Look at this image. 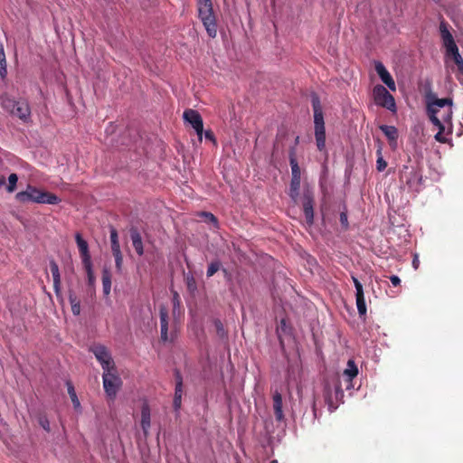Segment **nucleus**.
Instances as JSON below:
<instances>
[{
  "label": "nucleus",
  "instance_id": "nucleus-38",
  "mask_svg": "<svg viewBox=\"0 0 463 463\" xmlns=\"http://www.w3.org/2000/svg\"><path fill=\"white\" fill-rule=\"evenodd\" d=\"M114 258H115V265H116V269L118 272L121 271L122 269V264H123V256H122V253L121 252H117L115 254H113Z\"/></svg>",
  "mask_w": 463,
  "mask_h": 463
},
{
  "label": "nucleus",
  "instance_id": "nucleus-50",
  "mask_svg": "<svg viewBox=\"0 0 463 463\" xmlns=\"http://www.w3.org/2000/svg\"><path fill=\"white\" fill-rule=\"evenodd\" d=\"M315 406H316V403L315 402H313V410L315 411Z\"/></svg>",
  "mask_w": 463,
  "mask_h": 463
},
{
  "label": "nucleus",
  "instance_id": "nucleus-12",
  "mask_svg": "<svg viewBox=\"0 0 463 463\" xmlns=\"http://www.w3.org/2000/svg\"><path fill=\"white\" fill-rule=\"evenodd\" d=\"M374 69L377 72L378 76L380 77L381 80L392 91L396 90L395 82L390 74V72L387 71L385 66L381 61H375L374 62Z\"/></svg>",
  "mask_w": 463,
  "mask_h": 463
},
{
  "label": "nucleus",
  "instance_id": "nucleus-25",
  "mask_svg": "<svg viewBox=\"0 0 463 463\" xmlns=\"http://www.w3.org/2000/svg\"><path fill=\"white\" fill-rule=\"evenodd\" d=\"M358 373L357 366L353 360L347 362V366L344 370V375L347 377L349 381L353 380Z\"/></svg>",
  "mask_w": 463,
  "mask_h": 463
},
{
  "label": "nucleus",
  "instance_id": "nucleus-16",
  "mask_svg": "<svg viewBox=\"0 0 463 463\" xmlns=\"http://www.w3.org/2000/svg\"><path fill=\"white\" fill-rule=\"evenodd\" d=\"M380 129L383 132V134L388 138L392 148H393V149L396 148L397 138H398L397 128L394 126L381 125Z\"/></svg>",
  "mask_w": 463,
  "mask_h": 463
},
{
  "label": "nucleus",
  "instance_id": "nucleus-35",
  "mask_svg": "<svg viewBox=\"0 0 463 463\" xmlns=\"http://www.w3.org/2000/svg\"><path fill=\"white\" fill-rule=\"evenodd\" d=\"M83 266L87 272L89 284H90V286L93 287L94 283H95V276H94V273L92 270V263L91 262L86 263V264H83Z\"/></svg>",
  "mask_w": 463,
  "mask_h": 463
},
{
  "label": "nucleus",
  "instance_id": "nucleus-37",
  "mask_svg": "<svg viewBox=\"0 0 463 463\" xmlns=\"http://www.w3.org/2000/svg\"><path fill=\"white\" fill-rule=\"evenodd\" d=\"M213 324H214V327H215L216 333L219 335V337L222 338V339L225 338L226 331L223 327L222 323L219 319H216V320H214Z\"/></svg>",
  "mask_w": 463,
  "mask_h": 463
},
{
  "label": "nucleus",
  "instance_id": "nucleus-28",
  "mask_svg": "<svg viewBox=\"0 0 463 463\" xmlns=\"http://www.w3.org/2000/svg\"><path fill=\"white\" fill-rule=\"evenodd\" d=\"M356 298V307L360 317L365 316L366 314V305L364 293L355 294Z\"/></svg>",
  "mask_w": 463,
  "mask_h": 463
},
{
  "label": "nucleus",
  "instance_id": "nucleus-20",
  "mask_svg": "<svg viewBox=\"0 0 463 463\" xmlns=\"http://www.w3.org/2000/svg\"><path fill=\"white\" fill-rule=\"evenodd\" d=\"M141 428L144 435H148V430L150 428V409L147 404H144L141 410Z\"/></svg>",
  "mask_w": 463,
  "mask_h": 463
},
{
  "label": "nucleus",
  "instance_id": "nucleus-2",
  "mask_svg": "<svg viewBox=\"0 0 463 463\" xmlns=\"http://www.w3.org/2000/svg\"><path fill=\"white\" fill-rule=\"evenodd\" d=\"M15 199L19 203H34L46 204H58L61 200L54 194L41 190L36 186L28 184L24 191L18 192Z\"/></svg>",
  "mask_w": 463,
  "mask_h": 463
},
{
  "label": "nucleus",
  "instance_id": "nucleus-49",
  "mask_svg": "<svg viewBox=\"0 0 463 463\" xmlns=\"http://www.w3.org/2000/svg\"><path fill=\"white\" fill-rule=\"evenodd\" d=\"M5 178L4 176H2V177L0 178V187H1L2 185H4V184H5Z\"/></svg>",
  "mask_w": 463,
  "mask_h": 463
},
{
  "label": "nucleus",
  "instance_id": "nucleus-41",
  "mask_svg": "<svg viewBox=\"0 0 463 463\" xmlns=\"http://www.w3.org/2000/svg\"><path fill=\"white\" fill-rule=\"evenodd\" d=\"M202 215L204 216L207 221H209V222H213V224L217 225V219H216V217L213 213L203 212V213H202Z\"/></svg>",
  "mask_w": 463,
  "mask_h": 463
},
{
  "label": "nucleus",
  "instance_id": "nucleus-3",
  "mask_svg": "<svg viewBox=\"0 0 463 463\" xmlns=\"http://www.w3.org/2000/svg\"><path fill=\"white\" fill-rule=\"evenodd\" d=\"M2 108L14 117L18 118L24 123L31 121V108L27 100L11 99L8 97L2 99Z\"/></svg>",
  "mask_w": 463,
  "mask_h": 463
},
{
  "label": "nucleus",
  "instance_id": "nucleus-9",
  "mask_svg": "<svg viewBox=\"0 0 463 463\" xmlns=\"http://www.w3.org/2000/svg\"><path fill=\"white\" fill-rule=\"evenodd\" d=\"M183 118L184 121L188 122L193 127L198 136L199 140L202 141L203 134V122L198 111L188 109L184 110Z\"/></svg>",
  "mask_w": 463,
  "mask_h": 463
},
{
  "label": "nucleus",
  "instance_id": "nucleus-44",
  "mask_svg": "<svg viewBox=\"0 0 463 463\" xmlns=\"http://www.w3.org/2000/svg\"><path fill=\"white\" fill-rule=\"evenodd\" d=\"M69 301H70V304L72 305V304H77L80 302V300L78 299L76 294L72 291H70L69 293Z\"/></svg>",
  "mask_w": 463,
  "mask_h": 463
},
{
  "label": "nucleus",
  "instance_id": "nucleus-26",
  "mask_svg": "<svg viewBox=\"0 0 463 463\" xmlns=\"http://www.w3.org/2000/svg\"><path fill=\"white\" fill-rule=\"evenodd\" d=\"M447 55L451 56L453 58V61L456 63L458 70L461 74H463V58L459 53L458 48L447 53Z\"/></svg>",
  "mask_w": 463,
  "mask_h": 463
},
{
  "label": "nucleus",
  "instance_id": "nucleus-13",
  "mask_svg": "<svg viewBox=\"0 0 463 463\" xmlns=\"http://www.w3.org/2000/svg\"><path fill=\"white\" fill-rule=\"evenodd\" d=\"M160 316V335L161 339L164 342L172 341L173 335H168V310L165 306H161L159 308Z\"/></svg>",
  "mask_w": 463,
  "mask_h": 463
},
{
  "label": "nucleus",
  "instance_id": "nucleus-29",
  "mask_svg": "<svg viewBox=\"0 0 463 463\" xmlns=\"http://www.w3.org/2000/svg\"><path fill=\"white\" fill-rule=\"evenodd\" d=\"M7 75V69H6V59H5V53L4 51L3 44L0 43V76L1 78H5Z\"/></svg>",
  "mask_w": 463,
  "mask_h": 463
},
{
  "label": "nucleus",
  "instance_id": "nucleus-46",
  "mask_svg": "<svg viewBox=\"0 0 463 463\" xmlns=\"http://www.w3.org/2000/svg\"><path fill=\"white\" fill-rule=\"evenodd\" d=\"M390 280H391L392 284L394 287L399 286V285H400V283H401V279H400V278H399L398 276H396V275H392V276L390 277Z\"/></svg>",
  "mask_w": 463,
  "mask_h": 463
},
{
  "label": "nucleus",
  "instance_id": "nucleus-19",
  "mask_svg": "<svg viewBox=\"0 0 463 463\" xmlns=\"http://www.w3.org/2000/svg\"><path fill=\"white\" fill-rule=\"evenodd\" d=\"M273 409L276 420L280 421L284 419L282 411V396L279 392H275L273 394Z\"/></svg>",
  "mask_w": 463,
  "mask_h": 463
},
{
  "label": "nucleus",
  "instance_id": "nucleus-6",
  "mask_svg": "<svg viewBox=\"0 0 463 463\" xmlns=\"http://www.w3.org/2000/svg\"><path fill=\"white\" fill-rule=\"evenodd\" d=\"M374 101L377 105L391 111L396 109L395 100L392 94L382 85H376L373 90Z\"/></svg>",
  "mask_w": 463,
  "mask_h": 463
},
{
  "label": "nucleus",
  "instance_id": "nucleus-5",
  "mask_svg": "<svg viewBox=\"0 0 463 463\" xmlns=\"http://www.w3.org/2000/svg\"><path fill=\"white\" fill-rule=\"evenodd\" d=\"M103 387L107 395L115 398L118 389L122 384L120 377L117 373L116 367L114 370L104 371L102 374Z\"/></svg>",
  "mask_w": 463,
  "mask_h": 463
},
{
  "label": "nucleus",
  "instance_id": "nucleus-43",
  "mask_svg": "<svg viewBox=\"0 0 463 463\" xmlns=\"http://www.w3.org/2000/svg\"><path fill=\"white\" fill-rule=\"evenodd\" d=\"M71 306V312L74 316H79L80 314V302L77 304H72Z\"/></svg>",
  "mask_w": 463,
  "mask_h": 463
},
{
  "label": "nucleus",
  "instance_id": "nucleus-11",
  "mask_svg": "<svg viewBox=\"0 0 463 463\" xmlns=\"http://www.w3.org/2000/svg\"><path fill=\"white\" fill-rule=\"evenodd\" d=\"M439 32L442 40V44L446 49V54L458 49L453 35L448 29V25L445 22H441L439 24Z\"/></svg>",
  "mask_w": 463,
  "mask_h": 463
},
{
  "label": "nucleus",
  "instance_id": "nucleus-30",
  "mask_svg": "<svg viewBox=\"0 0 463 463\" xmlns=\"http://www.w3.org/2000/svg\"><path fill=\"white\" fill-rule=\"evenodd\" d=\"M67 388H68V393L71 399L74 408L76 410L80 409V402L77 397V394H76L73 385L70 382H67Z\"/></svg>",
  "mask_w": 463,
  "mask_h": 463
},
{
  "label": "nucleus",
  "instance_id": "nucleus-18",
  "mask_svg": "<svg viewBox=\"0 0 463 463\" xmlns=\"http://www.w3.org/2000/svg\"><path fill=\"white\" fill-rule=\"evenodd\" d=\"M315 137L317 146L319 151L324 150L326 146V129L325 124L315 126Z\"/></svg>",
  "mask_w": 463,
  "mask_h": 463
},
{
  "label": "nucleus",
  "instance_id": "nucleus-7",
  "mask_svg": "<svg viewBox=\"0 0 463 463\" xmlns=\"http://www.w3.org/2000/svg\"><path fill=\"white\" fill-rule=\"evenodd\" d=\"M90 351L95 355L96 359L99 362L103 372L109 370H114L115 363L111 357L108 348L104 345H98L90 347Z\"/></svg>",
  "mask_w": 463,
  "mask_h": 463
},
{
  "label": "nucleus",
  "instance_id": "nucleus-8",
  "mask_svg": "<svg viewBox=\"0 0 463 463\" xmlns=\"http://www.w3.org/2000/svg\"><path fill=\"white\" fill-rule=\"evenodd\" d=\"M303 213L307 226H312L314 223V194L311 189L305 188L303 192Z\"/></svg>",
  "mask_w": 463,
  "mask_h": 463
},
{
  "label": "nucleus",
  "instance_id": "nucleus-15",
  "mask_svg": "<svg viewBox=\"0 0 463 463\" xmlns=\"http://www.w3.org/2000/svg\"><path fill=\"white\" fill-rule=\"evenodd\" d=\"M312 107L314 111V124L317 125H323L324 122V116L322 111V107L320 103V99L317 94L312 95Z\"/></svg>",
  "mask_w": 463,
  "mask_h": 463
},
{
  "label": "nucleus",
  "instance_id": "nucleus-17",
  "mask_svg": "<svg viewBox=\"0 0 463 463\" xmlns=\"http://www.w3.org/2000/svg\"><path fill=\"white\" fill-rule=\"evenodd\" d=\"M130 238L136 252L142 256L144 254L143 241L139 232L136 228L130 230Z\"/></svg>",
  "mask_w": 463,
  "mask_h": 463
},
{
  "label": "nucleus",
  "instance_id": "nucleus-45",
  "mask_svg": "<svg viewBox=\"0 0 463 463\" xmlns=\"http://www.w3.org/2000/svg\"><path fill=\"white\" fill-rule=\"evenodd\" d=\"M40 425L47 431L50 430V423L46 418H42L40 420Z\"/></svg>",
  "mask_w": 463,
  "mask_h": 463
},
{
  "label": "nucleus",
  "instance_id": "nucleus-36",
  "mask_svg": "<svg viewBox=\"0 0 463 463\" xmlns=\"http://www.w3.org/2000/svg\"><path fill=\"white\" fill-rule=\"evenodd\" d=\"M221 268V262L216 260V261H213L209 266H208V269H207V272H206V275L208 278L213 276Z\"/></svg>",
  "mask_w": 463,
  "mask_h": 463
},
{
  "label": "nucleus",
  "instance_id": "nucleus-48",
  "mask_svg": "<svg viewBox=\"0 0 463 463\" xmlns=\"http://www.w3.org/2000/svg\"><path fill=\"white\" fill-rule=\"evenodd\" d=\"M419 264H420V260H419V259H418V256H417V255H415V257H414V259H413V260H412V266H413V268H414L415 269H418V267H419Z\"/></svg>",
  "mask_w": 463,
  "mask_h": 463
},
{
  "label": "nucleus",
  "instance_id": "nucleus-10",
  "mask_svg": "<svg viewBox=\"0 0 463 463\" xmlns=\"http://www.w3.org/2000/svg\"><path fill=\"white\" fill-rule=\"evenodd\" d=\"M343 397V390L338 383L334 386V394L329 383L325 385V400L329 410L334 411L337 408L338 401Z\"/></svg>",
  "mask_w": 463,
  "mask_h": 463
},
{
  "label": "nucleus",
  "instance_id": "nucleus-27",
  "mask_svg": "<svg viewBox=\"0 0 463 463\" xmlns=\"http://www.w3.org/2000/svg\"><path fill=\"white\" fill-rule=\"evenodd\" d=\"M439 129L438 133L435 135V139L439 143H446L447 137H445L444 133L448 129L449 132H450L452 127H448L447 125L443 124L439 126H436Z\"/></svg>",
  "mask_w": 463,
  "mask_h": 463
},
{
  "label": "nucleus",
  "instance_id": "nucleus-23",
  "mask_svg": "<svg viewBox=\"0 0 463 463\" xmlns=\"http://www.w3.org/2000/svg\"><path fill=\"white\" fill-rule=\"evenodd\" d=\"M102 287L105 296H109L111 289V273L108 269L102 271Z\"/></svg>",
  "mask_w": 463,
  "mask_h": 463
},
{
  "label": "nucleus",
  "instance_id": "nucleus-34",
  "mask_svg": "<svg viewBox=\"0 0 463 463\" xmlns=\"http://www.w3.org/2000/svg\"><path fill=\"white\" fill-rule=\"evenodd\" d=\"M377 156H378V157L376 160V169L379 172H383L386 168L387 163L382 156V148L381 147L378 148V150H377Z\"/></svg>",
  "mask_w": 463,
  "mask_h": 463
},
{
  "label": "nucleus",
  "instance_id": "nucleus-31",
  "mask_svg": "<svg viewBox=\"0 0 463 463\" xmlns=\"http://www.w3.org/2000/svg\"><path fill=\"white\" fill-rule=\"evenodd\" d=\"M181 397H182V381L181 379L176 383L174 405L175 409H178L181 405Z\"/></svg>",
  "mask_w": 463,
  "mask_h": 463
},
{
  "label": "nucleus",
  "instance_id": "nucleus-4",
  "mask_svg": "<svg viewBox=\"0 0 463 463\" xmlns=\"http://www.w3.org/2000/svg\"><path fill=\"white\" fill-rule=\"evenodd\" d=\"M198 15L208 35L214 38L217 34V24L213 10L212 0H197Z\"/></svg>",
  "mask_w": 463,
  "mask_h": 463
},
{
  "label": "nucleus",
  "instance_id": "nucleus-32",
  "mask_svg": "<svg viewBox=\"0 0 463 463\" xmlns=\"http://www.w3.org/2000/svg\"><path fill=\"white\" fill-rule=\"evenodd\" d=\"M17 182H18V175L14 173L11 174L8 176V184L6 186V191L10 194L14 193L16 189Z\"/></svg>",
  "mask_w": 463,
  "mask_h": 463
},
{
  "label": "nucleus",
  "instance_id": "nucleus-39",
  "mask_svg": "<svg viewBox=\"0 0 463 463\" xmlns=\"http://www.w3.org/2000/svg\"><path fill=\"white\" fill-rule=\"evenodd\" d=\"M173 314L174 317H175L180 307L179 295L176 292H175L173 296Z\"/></svg>",
  "mask_w": 463,
  "mask_h": 463
},
{
  "label": "nucleus",
  "instance_id": "nucleus-14",
  "mask_svg": "<svg viewBox=\"0 0 463 463\" xmlns=\"http://www.w3.org/2000/svg\"><path fill=\"white\" fill-rule=\"evenodd\" d=\"M75 240L80 253L82 263L86 264L91 262L88 242L81 237L80 233L75 235Z\"/></svg>",
  "mask_w": 463,
  "mask_h": 463
},
{
  "label": "nucleus",
  "instance_id": "nucleus-42",
  "mask_svg": "<svg viewBox=\"0 0 463 463\" xmlns=\"http://www.w3.org/2000/svg\"><path fill=\"white\" fill-rule=\"evenodd\" d=\"M340 222H341V224H342L345 228H347V227H348V220H347V214H346V213L342 212V213H340Z\"/></svg>",
  "mask_w": 463,
  "mask_h": 463
},
{
  "label": "nucleus",
  "instance_id": "nucleus-22",
  "mask_svg": "<svg viewBox=\"0 0 463 463\" xmlns=\"http://www.w3.org/2000/svg\"><path fill=\"white\" fill-rule=\"evenodd\" d=\"M300 179V177H291L289 196L294 201V203H297L299 196Z\"/></svg>",
  "mask_w": 463,
  "mask_h": 463
},
{
  "label": "nucleus",
  "instance_id": "nucleus-21",
  "mask_svg": "<svg viewBox=\"0 0 463 463\" xmlns=\"http://www.w3.org/2000/svg\"><path fill=\"white\" fill-rule=\"evenodd\" d=\"M50 269L53 279V288L55 293L58 295L61 291V276L59 267L55 261L52 260L50 262Z\"/></svg>",
  "mask_w": 463,
  "mask_h": 463
},
{
  "label": "nucleus",
  "instance_id": "nucleus-47",
  "mask_svg": "<svg viewBox=\"0 0 463 463\" xmlns=\"http://www.w3.org/2000/svg\"><path fill=\"white\" fill-rule=\"evenodd\" d=\"M204 137L208 140H211V141H213V142L215 141L214 136H213V134L211 131H205L204 132Z\"/></svg>",
  "mask_w": 463,
  "mask_h": 463
},
{
  "label": "nucleus",
  "instance_id": "nucleus-33",
  "mask_svg": "<svg viewBox=\"0 0 463 463\" xmlns=\"http://www.w3.org/2000/svg\"><path fill=\"white\" fill-rule=\"evenodd\" d=\"M289 162L291 166L292 177H300V168L293 154L290 155Z\"/></svg>",
  "mask_w": 463,
  "mask_h": 463
},
{
  "label": "nucleus",
  "instance_id": "nucleus-40",
  "mask_svg": "<svg viewBox=\"0 0 463 463\" xmlns=\"http://www.w3.org/2000/svg\"><path fill=\"white\" fill-rule=\"evenodd\" d=\"M352 280L355 288V294L364 293L363 285L361 284V282L354 276H352Z\"/></svg>",
  "mask_w": 463,
  "mask_h": 463
},
{
  "label": "nucleus",
  "instance_id": "nucleus-24",
  "mask_svg": "<svg viewBox=\"0 0 463 463\" xmlns=\"http://www.w3.org/2000/svg\"><path fill=\"white\" fill-rule=\"evenodd\" d=\"M110 242L112 254L121 252L118 232L114 227H110Z\"/></svg>",
  "mask_w": 463,
  "mask_h": 463
},
{
  "label": "nucleus",
  "instance_id": "nucleus-1",
  "mask_svg": "<svg viewBox=\"0 0 463 463\" xmlns=\"http://www.w3.org/2000/svg\"><path fill=\"white\" fill-rule=\"evenodd\" d=\"M452 106L453 101L450 98L439 99L435 95L427 99V112L430 120L434 126L445 124L452 127Z\"/></svg>",
  "mask_w": 463,
  "mask_h": 463
}]
</instances>
